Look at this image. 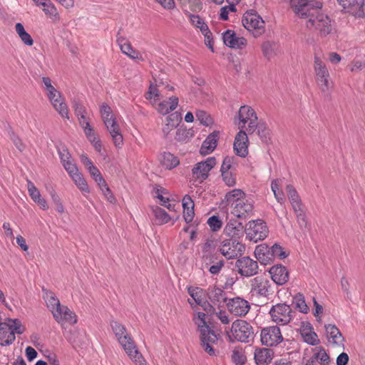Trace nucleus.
Listing matches in <instances>:
<instances>
[{"label":"nucleus","mask_w":365,"mask_h":365,"mask_svg":"<svg viewBox=\"0 0 365 365\" xmlns=\"http://www.w3.org/2000/svg\"><path fill=\"white\" fill-rule=\"evenodd\" d=\"M290 6L294 14L302 19H307L306 26L317 32L320 37H326L334 30L330 18L321 12V4L312 7L307 0H290Z\"/></svg>","instance_id":"obj_1"},{"label":"nucleus","mask_w":365,"mask_h":365,"mask_svg":"<svg viewBox=\"0 0 365 365\" xmlns=\"http://www.w3.org/2000/svg\"><path fill=\"white\" fill-rule=\"evenodd\" d=\"M110 327L118 344L135 365H148L125 327L117 321H112Z\"/></svg>","instance_id":"obj_2"},{"label":"nucleus","mask_w":365,"mask_h":365,"mask_svg":"<svg viewBox=\"0 0 365 365\" xmlns=\"http://www.w3.org/2000/svg\"><path fill=\"white\" fill-rule=\"evenodd\" d=\"M58 154L64 169L73 180L76 186L83 193H90L88 182L83 174L79 171L68 150L65 146L58 148Z\"/></svg>","instance_id":"obj_3"},{"label":"nucleus","mask_w":365,"mask_h":365,"mask_svg":"<svg viewBox=\"0 0 365 365\" xmlns=\"http://www.w3.org/2000/svg\"><path fill=\"white\" fill-rule=\"evenodd\" d=\"M205 318L206 314L205 313L197 312L194 317V322L200 334V341L202 349L210 356H215L216 351L213 348V344L217 343V337L213 330L207 325Z\"/></svg>","instance_id":"obj_4"},{"label":"nucleus","mask_w":365,"mask_h":365,"mask_svg":"<svg viewBox=\"0 0 365 365\" xmlns=\"http://www.w3.org/2000/svg\"><path fill=\"white\" fill-rule=\"evenodd\" d=\"M26 330L24 325L19 319L6 318L0 324V345L10 346L15 339V334H22Z\"/></svg>","instance_id":"obj_5"},{"label":"nucleus","mask_w":365,"mask_h":365,"mask_svg":"<svg viewBox=\"0 0 365 365\" xmlns=\"http://www.w3.org/2000/svg\"><path fill=\"white\" fill-rule=\"evenodd\" d=\"M74 108L78 123L82 128L85 135L94 148L98 153H101L102 150L101 142L91 124V120L87 115L86 109L78 103H76Z\"/></svg>","instance_id":"obj_6"},{"label":"nucleus","mask_w":365,"mask_h":365,"mask_svg":"<svg viewBox=\"0 0 365 365\" xmlns=\"http://www.w3.org/2000/svg\"><path fill=\"white\" fill-rule=\"evenodd\" d=\"M227 336L231 342L237 341L247 343L254 336L253 327L245 320L237 319L232 322Z\"/></svg>","instance_id":"obj_7"},{"label":"nucleus","mask_w":365,"mask_h":365,"mask_svg":"<svg viewBox=\"0 0 365 365\" xmlns=\"http://www.w3.org/2000/svg\"><path fill=\"white\" fill-rule=\"evenodd\" d=\"M238 128L252 134L258 126V118L254 109L249 106H241L238 112Z\"/></svg>","instance_id":"obj_8"},{"label":"nucleus","mask_w":365,"mask_h":365,"mask_svg":"<svg viewBox=\"0 0 365 365\" xmlns=\"http://www.w3.org/2000/svg\"><path fill=\"white\" fill-rule=\"evenodd\" d=\"M268 233L266 223L261 220H251L246 225V238L253 242L264 240L268 236Z\"/></svg>","instance_id":"obj_9"},{"label":"nucleus","mask_w":365,"mask_h":365,"mask_svg":"<svg viewBox=\"0 0 365 365\" xmlns=\"http://www.w3.org/2000/svg\"><path fill=\"white\" fill-rule=\"evenodd\" d=\"M218 250L225 257L230 259L242 255L245 251V246L235 239L228 238L220 242Z\"/></svg>","instance_id":"obj_10"},{"label":"nucleus","mask_w":365,"mask_h":365,"mask_svg":"<svg viewBox=\"0 0 365 365\" xmlns=\"http://www.w3.org/2000/svg\"><path fill=\"white\" fill-rule=\"evenodd\" d=\"M215 158L209 157L206 160L196 163L192 169V178L200 182L205 180L210 175L211 170L216 165Z\"/></svg>","instance_id":"obj_11"},{"label":"nucleus","mask_w":365,"mask_h":365,"mask_svg":"<svg viewBox=\"0 0 365 365\" xmlns=\"http://www.w3.org/2000/svg\"><path fill=\"white\" fill-rule=\"evenodd\" d=\"M244 27L250 31H255V35L260 34L264 28V21L254 10L246 11L242 19Z\"/></svg>","instance_id":"obj_12"},{"label":"nucleus","mask_w":365,"mask_h":365,"mask_svg":"<svg viewBox=\"0 0 365 365\" xmlns=\"http://www.w3.org/2000/svg\"><path fill=\"white\" fill-rule=\"evenodd\" d=\"M272 320L278 324H287L292 319V310L289 305L279 303L273 305L269 309Z\"/></svg>","instance_id":"obj_13"},{"label":"nucleus","mask_w":365,"mask_h":365,"mask_svg":"<svg viewBox=\"0 0 365 365\" xmlns=\"http://www.w3.org/2000/svg\"><path fill=\"white\" fill-rule=\"evenodd\" d=\"M55 321L63 326L66 324L74 325L78 322V317L67 306L60 304L53 312H51Z\"/></svg>","instance_id":"obj_14"},{"label":"nucleus","mask_w":365,"mask_h":365,"mask_svg":"<svg viewBox=\"0 0 365 365\" xmlns=\"http://www.w3.org/2000/svg\"><path fill=\"white\" fill-rule=\"evenodd\" d=\"M260 340L264 346H274L280 344L283 340V337L278 327L271 326L262 329Z\"/></svg>","instance_id":"obj_15"},{"label":"nucleus","mask_w":365,"mask_h":365,"mask_svg":"<svg viewBox=\"0 0 365 365\" xmlns=\"http://www.w3.org/2000/svg\"><path fill=\"white\" fill-rule=\"evenodd\" d=\"M325 336L328 344L333 346H344V337L335 324H327L324 326Z\"/></svg>","instance_id":"obj_16"},{"label":"nucleus","mask_w":365,"mask_h":365,"mask_svg":"<svg viewBox=\"0 0 365 365\" xmlns=\"http://www.w3.org/2000/svg\"><path fill=\"white\" fill-rule=\"evenodd\" d=\"M314 70L317 83L328 88L329 78L328 69L324 62L317 55L314 56Z\"/></svg>","instance_id":"obj_17"},{"label":"nucleus","mask_w":365,"mask_h":365,"mask_svg":"<svg viewBox=\"0 0 365 365\" xmlns=\"http://www.w3.org/2000/svg\"><path fill=\"white\" fill-rule=\"evenodd\" d=\"M239 273L244 277H251L257 274L258 264L256 261L248 257H244L236 262Z\"/></svg>","instance_id":"obj_18"},{"label":"nucleus","mask_w":365,"mask_h":365,"mask_svg":"<svg viewBox=\"0 0 365 365\" xmlns=\"http://www.w3.org/2000/svg\"><path fill=\"white\" fill-rule=\"evenodd\" d=\"M248 133L245 130H240L235 135L233 149L236 155L240 157H246L248 154Z\"/></svg>","instance_id":"obj_19"},{"label":"nucleus","mask_w":365,"mask_h":365,"mask_svg":"<svg viewBox=\"0 0 365 365\" xmlns=\"http://www.w3.org/2000/svg\"><path fill=\"white\" fill-rule=\"evenodd\" d=\"M66 338L74 347H83L90 344L86 332L78 329L67 332Z\"/></svg>","instance_id":"obj_20"},{"label":"nucleus","mask_w":365,"mask_h":365,"mask_svg":"<svg viewBox=\"0 0 365 365\" xmlns=\"http://www.w3.org/2000/svg\"><path fill=\"white\" fill-rule=\"evenodd\" d=\"M227 305L229 311L235 316H245L250 309L249 302L240 297L230 299Z\"/></svg>","instance_id":"obj_21"},{"label":"nucleus","mask_w":365,"mask_h":365,"mask_svg":"<svg viewBox=\"0 0 365 365\" xmlns=\"http://www.w3.org/2000/svg\"><path fill=\"white\" fill-rule=\"evenodd\" d=\"M100 113L108 132L120 128L111 108L107 104L103 103L101 106Z\"/></svg>","instance_id":"obj_22"},{"label":"nucleus","mask_w":365,"mask_h":365,"mask_svg":"<svg viewBox=\"0 0 365 365\" xmlns=\"http://www.w3.org/2000/svg\"><path fill=\"white\" fill-rule=\"evenodd\" d=\"M299 331L303 340L308 344L315 346L320 343L318 335L314 330L312 325L308 322H302Z\"/></svg>","instance_id":"obj_23"},{"label":"nucleus","mask_w":365,"mask_h":365,"mask_svg":"<svg viewBox=\"0 0 365 365\" xmlns=\"http://www.w3.org/2000/svg\"><path fill=\"white\" fill-rule=\"evenodd\" d=\"M253 355L256 365H269L274 357V352L271 349L257 347Z\"/></svg>","instance_id":"obj_24"},{"label":"nucleus","mask_w":365,"mask_h":365,"mask_svg":"<svg viewBox=\"0 0 365 365\" xmlns=\"http://www.w3.org/2000/svg\"><path fill=\"white\" fill-rule=\"evenodd\" d=\"M48 98L59 115L62 118L69 120L68 110L61 93H48Z\"/></svg>","instance_id":"obj_25"},{"label":"nucleus","mask_w":365,"mask_h":365,"mask_svg":"<svg viewBox=\"0 0 365 365\" xmlns=\"http://www.w3.org/2000/svg\"><path fill=\"white\" fill-rule=\"evenodd\" d=\"M27 190L32 200L43 210H47L49 208L46 199L42 196L40 190L31 181L27 180Z\"/></svg>","instance_id":"obj_26"},{"label":"nucleus","mask_w":365,"mask_h":365,"mask_svg":"<svg viewBox=\"0 0 365 365\" xmlns=\"http://www.w3.org/2000/svg\"><path fill=\"white\" fill-rule=\"evenodd\" d=\"M179 99L175 96L160 99L155 106V109L161 115H167L175 110L178 106Z\"/></svg>","instance_id":"obj_27"},{"label":"nucleus","mask_w":365,"mask_h":365,"mask_svg":"<svg viewBox=\"0 0 365 365\" xmlns=\"http://www.w3.org/2000/svg\"><path fill=\"white\" fill-rule=\"evenodd\" d=\"M255 256L263 264H271L273 259L272 247L263 243L257 245L255 250Z\"/></svg>","instance_id":"obj_28"},{"label":"nucleus","mask_w":365,"mask_h":365,"mask_svg":"<svg viewBox=\"0 0 365 365\" xmlns=\"http://www.w3.org/2000/svg\"><path fill=\"white\" fill-rule=\"evenodd\" d=\"M269 272L272 281L278 285L284 284L289 279L288 270L282 265L272 267Z\"/></svg>","instance_id":"obj_29"},{"label":"nucleus","mask_w":365,"mask_h":365,"mask_svg":"<svg viewBox=\"0 0 365 365\" xmlns=\"http://www.w3.org/2000/svg\"><path fill=\"white\" fill-rule=\"evenodd\" d=\"M220 137L219 131H214L205 138L200 149L202 155H207L212 153L216 148Z\"/></svg>","instance_id":"obj_30"},{"label":"nucleus","mask_w":365,"mask_h":365,"mask_svg":"<svg viewBox=\"0 0 365 365\" xmlns=\"http://www.w3.org/2000/svg\"><path fill=\"white\" fill-rule=\"evenodd\" d=\"M288 199L292 205L294 212L297 215H300L303 210V205L301 198L296 189L290 184L285 186Z\"/></svg>","instance_id":"obj_31"},{"label":"nucleus","mask_w":365,"mask_h":365,"mask_svg":"<svg viewBox=\"0 0 365 365\" xmlns=\"http://www.w3.org/2000/svg\"><path fill=\"white\" fill-rule=\"evenodd\" d=\"M253 212V204L250 200H242L237 202L233 210L232 213L237 217H246L252 214Z\"/></svg>","instance_id":"obj_32"},{"label":"nucleus","mask_w":365,"mask_h":365,"mask_svg":"<svg viewBox=\"0 0 365 365\" xmlns=\"http://www.w3.org/2000/svg\"><path fill=\"white\" fill-rule=\"evenodd\" d=\"M80 158L81 162L96 183L101 182V180H104L98 168L94 165L92 160L86 154H82Z\"/></svg>","instance_id":"obj_33"},{"label":"nucleus","mask_w":365,"mask_h":365,"mask_svg":"<svg viewBox=\"0 0 365 365\" xmlns=\"http://www.w3.org/2000/svg\"><path fill=\"white\" fill-rule=\"evenodd\" d=\"M224 43L232 48H241L246 44L245 38L236 36L232 30H227L223 34Z\"/></svg>","instance_id":"obj_34"},{"label":"nucleus","mask_w":365,"mask_h":365,"mask_svg":"<svg viewBox=\"0 0 365 365\" xmlns=\"http://www.w3.org/2000/svg\"><path fill=\"white\" fill-rule=\"evenodd\" d=\"M271 284L268 279L257 277L252 282V290L259 295L267 296L270 292Z\"/></svg>","instance_id":"obj_35"},{"label":"nucleus","mask_w":365,"mask_h":365,"mask_svg":"<svg viewBox=\"0 0 365 365\" xmlns=\"http://www.w3.org/2000/svg\"><path fill=\"white\" fill-rule=\"evenodd\" d=\"M284 183L282 179H275L271 182V190L274 198L279 204L285 202V195L284 193Z\"/></svg>","instance_id":"obj_36"},{"label":"nucleus","mask_w":365,"mask_h":365,"mask_svg":"<svg viewBox=\"0 0 365 365\" xmlns=\"http://www.w3.org/2000/svg\"><path fill=\"white\" fill-rule=\"evenodd\" d=\"M207 298L211 303L221 306L226 302L225 293L220 288L211 287L207 290Z\"/></svg>","instance_id":"obj_37"},{"label":"nucleus","mask_w":365,"mask_h":365,"mask_svg":"<svg viewBox=\"0 0 365 365\" xmlns=\"http://www.w3.org/2000/svg\"><path fill=\"white\" fill-rule=\"evenodd\" d=\"M155 197L158 200L159 203L167 207L170 211H175V205L170 202V194L161 187L154 189Z\"/></svg>","instance_id":"obj_38"},{"label":"nucleus","mask_w":365,"mask_h":365,"mask_svg":"<svg viewBox=\"0 0 365 365\" xmlns=\"http://www.w3.org/2000/svg\"><path fill=\"white\" fill-rule=\"evenodd\" d=\"M36 6H41L44 14L49 18L56 20L58 19V14L54 4L51 0H33Z\"/></svg>","instance_id":"obj_39"},{"label":"nucleus","mask_w":365,"mask_h":365,"mask_svg":"<svg viewBox=\"0 0 365 365\" xmlns=\"http://www.w3.org/2000/svg\"><path fill=\"white\" fill-rule=\"evenodd\" d=\"M183 217L186 222H190L194 217V202L189 195H185L182 200Z\"/></svg>","instance_id":"obj_40"},{"label":"nucleus","mask_w":365,"mask_h":365,"mask_svg":"<svg viewBox=\"0 0 365 365\" xmlns=\"http://www.w3.org/2000/svg\"><path fill=\"white\" fill-rule=\"evenodd\" d=\"M223 232L227 236L230 237L229 239H237L240 237L242 234V225L237 222L230 221L224 228Z\"/></svg>","instance_id":"obj_41"},{"label":"nucleus","mask_w":365,"mask_h":365,"mask_svg":"<svg viewBox=\"0 0 365 365\" xmlns=\"http://www.w3.org/2000/svg\"><path fill=\"white\" fill-rule=\"evenodd\" d=\"M161 165L167 170H172L180 164V160L170 153H164L160 159Z\"/></svg>","instance_id":"obj_42"},{"label":"nucleus","mask_w":365,"mask_h":365,"mask_svg":"<svg viewBox=\"0 0 365 365\" xmlns=\"http://www.w3.org/2000/svg\"><path fill=\"white\" fill-rule=\"evenodd\" d=\"M152 212L154 215V220L157 225H165L172 219L164 210L158 206L152 207Z\"/></svg>","instance_id":"obj_43"},{"label":"nucleus","mask_w":365,"mask_h":365,"mask_svg":"<svg viewBox=\"0 0 365 365\" xmlns=\"http://www.w3.org/2000/svg\"><path fill=\"white\" fill-rule=\"evenodd\" d=\"M43 299L45 300L47 308L51 312H53V310L58 308V307L61 304L58 298L51 291H43Z\"/></svg>","instance_id":"obj_44"},{"label":"nucleus","mask_w":365,"mask_h":365,"mask_svg":"<svg viewBox=\"0 0 365 365\" xmlns=\"http://www.w3.org/2000/svg\"><path fill=\"white\" fill-rule=\"evenodd\" d=\"M195 135V131L192 128L180 127L176 132L175 140L180 143H187Z\"/></svg>","instance_id":"obj_45"},{"label":"nucleus","mask_w":365,"mask_h":365,"mask_svg":"<svg viewBox=\"0 0 365 365\" xmlns=\"http://www.w3.org/2000/svg\"><path fill=\"white\" fill-rule=\"evenodd\" d=\"M15 30L21 41L26 46H32L34 40L31 35L27 33L21 23H16L15 25Z\"/></svg>","instance_id":"obj_46"},{"label":"nucleus","mask_w":365,"mask_h":365,"mask_svg":"<svg viewBox=\"0 0 365 365\" xmlns=\"http://www.w3.org/2000/svg\"><path fill=\"white\" fill-rule=\"evenodd\" d=\"M338 4L344 9H351L356 11L362 9L365 5L364 0H341Z\"/></svg>","instance_id":"obj_47"},{"label":"nucleus","mask_w":365,"mask_h":365,"mask_svg":"<svg viewBox=\"0 0 365 365\" xmlns=\"http://www.w3.org/2000/svg\"><path fill=\"white\" fill-rule=\"evenodd\" d=\"M313 359L320 365H329L330 358L326 351L322 348H317L313 355Z\"/></svg>","instance_id":"obj_48"},{"label":"nucleus","mask_w":365,"mask_h":365,"mask_svg":"<svg viewBox=\"0 0 365 365\" xmlns=\"http://www.w3.org/2000/svg\"><path fill=\"white\" fill-rule=\"evenodd\" d=\"M277 44L274 42L266 41L262 45L263 55L267 59H270L276 54Z\"/></svg>","instance_id":"obj_49"},{"label":"nucleus","mask_w":365,"mask_h":365,"mask_svg":"<svg viewBox=\"0 0 365 365\" xmlns=\"http://www.w3.org/2000/svg\"><path fill=\"white\" fill-rule=\"evenodd\" d=\"M245 195L242 190L233 189L225 195V200L228 203L233 202L234 201L239 202L243 200Z\"/></svg>","instance_id":"obj_50"},{"label":"nucleus","mask_w":365,"mask_h":365,"mask_svg":"<svg viewBox=\"0 0 365 365\" xmlns=\"http://www.w3.org/2000/svg\"><path fill=\"white\" fill-rule=\"evenodd\" d=\"M188 293L193 299L195 303L198 305H202V299L204 296V291L199 287H189L187 289Z\"/></svg>","instance_id":"obj_51"},{"label":"nucleus","mask_w":365,"mask_h":365,"mask_svg":"<svg viewBox=\"0 0 365 365\" xmlns=\"http://www.w3.org/2000/svg\"><path fill=\"white\" fill-rule=\"evenodd\" d=\"M294 304L296 308L302 313L307 314L309 310L302 294H298L294 297Z\"/></svg>","instance_id":"obj_52"},{"label":"nucleus","mask_w":365,"mask_h":365,"mask_svg":"<svg viewBox=\"0 0 365 365\" xmlns=\"http://www.w3.org/2000/svg\"><path fill=\"white\" fill-rule=\"evenodd\" d=\"M190 20L192 24L198 28L201 32H205L207 34L208 32V26L205 23L204 20L200 18L198 15L190 14Z\"/></svg>","instance_id":"obj_53"},{"label":"nucleus","mask_w":365,"mask_h":365,"mask_svg":"<svg viewBox=\"0 0 365 365\" xmlns=\"http://www.w3.org/2000/svg\"><path fill=\"white\" fill-rule=\"evenodd\" d=\"M232 361L236 365H244L247 361V358L242 349H234L231 355Z\"/></svg>","instance_id":"obj_54"},{"label":"nucleus","mask_w":365,"mask_h":365,"mask_svg":"<svg viewBox=\"0 0 365 365\" xmlns=\"http://www.w3.org/2000/svg\"><path fill=\"white\" fill-rule=\"evenodd\" d=\"M104 197L111 203L115 202V197L109 188L105 179L97 183Z\"/></svg>","instance_id":"obj_55"},{"label":"nucleus","mask_w":365,"mask_h":365,"mask_svg":"<svg viewBox=\"0 0 365 365\" xmlns=\"http://www.w3.org/2000/svg\"><path fill=\"white\" fill-rule=\"evenodd\" d=\"M113 143L117 148H121L123 145V137L120 131V128L108 131Z\"/></svg>","instance_id":"obj_56"},{"label":"nucleus","mask_w":365,"mask_h":365,"mask_svg":"<svg viewBox=\"0 0 365 365\" xmlns=\"http://www.w3.org/2000/svg\"><path fill=\"white\" fill-rule=\"evenodd\" d=\"M117 43L120 46V51L125 55H129L128 52L133 51V46L123 36H117Z\"/></svg>","instance_id":"obj_57"},{"label":"nucleus","mask_w":365,"mask_h":365,"mask_svg":"<svg viewBox=\"0 0 365 365\" xmlns=\"http://www.w3.org/2000/svg\"><path fill=\"white\" fill-rule=\"evenodd\" d=\"M51 197L56 210L60 214H63L66 209L60 196L55 191H53L51 193Z\"/></svg>","instance_id":"obj_58"},{"label":"nucleus","mask_w":365,"mask_h":365,"mask_svg":"<svg viewBox=\"0 0 365 365\" xmlns=\"http://www.w3.org/2000/svg\"><path fill=\"white\" fill-rule=\"evenodd\" d=\"M175 128V124L173 122L171 115H168L166 118L165 123L163 125L162 132L163 136L165 138H168L169 135L174 130Z\"/></svg>","instance_id":"obj_59"},{"label":"nucleus","mask_w":365,"mask_h":365,"mask_svg":"<svg viewBox=\"0 0 365 365\" xmlns=\"http://www.w3.org/2000/svg\"><path fill=\"white\" fill-rule=\"evenodd\" d=\"M207 223L212 232L219 231L222 226V220H220L219 217L216 215H212L207 220Z\"/></svg>","instance_id":"obj_60"},{"label":"nucleus","mask_w":365,"mask_h":365,"mask_svg":"<svg viewBox=\"0 0 365 365\" xmlns=\"http://www.w3.org/2000/svg\"><path fill=\"white\" fill-rule=\"evenodd\" d=\"M196 116L200 123L205 126H210L213 124L212 118L207 113L199 110L196 113Z\"/></svg>","instance_id":"obj_61"},{"label":"nucleus","mask_w":365,"mask_h":365,"mask_svg":"<svg viewBox=\"0 0 365 365\" xmlns=\"http://www.w3.org/2000/svg\"><path fill=\"white\" fill-rule=\"evenodd\" d=\"M273 259L276 257L284 259L288 256V253H287L283 248L278 244H274L272 246Z\"/></svg>","instance_id":"obj_62"},{"label":"nucleus","mask_w":365,"mask_h":365,"mask_svg":"<svg viewBox=\"0 0 365 365\" xmlns=\"http://www.w3.org/2000/svg\"><path fill=\"white\" fill-rule=\"evenodd\" d=\"M168 87V85L164 83L162 80L154 78V81L150 82L148 91H163Z\"/></svg>","instance_id":"obj_63"},{"label":"nucleus","mask_w":365,"mask_h":365,"mask_svg":"<svg viewBox=\"0 0 365 365\" xmlns=\"http://www.w3.org/2000/svg\"><path fill=\"white\" fill-rule=\"evenodd\" d=\"M234 163V158L231 156H226L223 159L222 163L221 165L220 168V173H229L232 172L230 170L232 167Z\"/></svg>","instance_id":"obj_64"}]
</instances>
